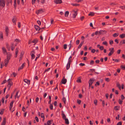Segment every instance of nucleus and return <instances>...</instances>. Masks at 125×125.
I'll return each instance as SVG.
<instances>
[{
	"instance_id": "48",
	"label": "nucleus",
	"mask_w": 125,
	"mask_h": 125,
	"mask_svg": "<svg viewBox=\"0 0 125 125\" xmlns=\"http://www.w3.org/2000/svg\"><path fill=\"white\" fill-rule=\"evenodd\" d=\"M47 124L48 125H50L51 124V121L50 120H48L47 121Z\"/></svg>"
},
{
	"instance_id": "57",
	"label": "nucleus",
	"mask_w": 125,
	"mask_h": 125,
	"mask_svg": "<svg viewBox=\"0 0 125 125\" xmlns=\"http://www.w3.org/2000/svg\"><path fill=\"white\" fill-rule=\"evenodd\" d=\"M110 44L111 45L113 44V40H111L110 41Z\"/></svg>"
},
{
	"instance_id": "29",
	"label": "nucleus",
	"mask_w": 125,
	"mask_h": 125,
	"mask_svg": "<svg viewBox=\"0 0 125 125\" xmlns=\"http://www.w3.org/2000/svg\"><path fill=\"white\" fill-rule=\"evenodd\" d=\"M65 123L67 124L68 125L69 124V120L67 118L65 119Z\"/></svg>"
},
{
	"instance_id": "12",
	"label": "nucleus",
	"mask_w": 125,
	"mask_h": 125,
	"mask_svg": "<svg viewBox=\"0 0 125 125\" xmlns=\"http://www.w3.org/2000/svg\"><path fill=\"white\" fill-rule=\"evenodd\" d=\"M14 102V101H12L10 103V110H11L12 109V107L13 104V103Z\"/></svg>"
},
{
	"instance_id": "17",
	"label": "nucleus",
	"mask_w": 125,
	"mask_h": 125,
	"mask_svg": "<svg viewBox=\"0 0 125 125\" xmlns=\"http://www.w3.org/2000/svg\"><path fill=\"white\" fill-rule=\"evenodd\" d=\"M72 77L73 76L71 74L67 76L68 80L69 81L71 80Z\"/></svg>"
},
{
	"instance_id": "14",
	"label": "nucleus",
	"mask_w": 125,
	"mask_h": 125,
	"mask_svg": "<svg viewBox=\"0 0 125 125\" xmlns=\"http://www.w3.org/2000/svg\"><path fill=\"white\" fill-rule=\"evenodd\" d=\"M9 60L7 59H5L4 61V63L5 65H4L5 67H6L7 66V65L8 63L9 62Z\"/></svg>"
},
{
	"instance_id": "22",
	"label": "nucleus",
	"mask_w": 125,
	"mask_h": 125,
	"mask_svg": "<svg viewBox=\"0 0 125 125\" xmlns=\"http://www.w3.org/2000/svg\"><path fill=\"white\" fill-rule=\"evenodd\" d=\"M11 56V55L10 54H7V58L6 59L9 60L10 59V57Z\"/></svg>"
},
{
	"instance_id": "52",
	"label": "nucleus",
	"mask_w": 125,
	"mask_h": 125,
	"mask_svg": "<svg viewBox=\"0 0 125 125\" xmlns=\"http://www.w3.org/2000/svg\"><path fill=\"white\" fill-rule=\"evenodd\" d=\"M50 69V68H49L48 69H46L44 72V73H45L46 72L48 71Z\"/></svg>"
},
{
	"instance_id": "19",
	"label": "nucleus",
	"mask_w": 125,
	"mask_h": 125,
	"mask_svg": "<svg viewBox=\"0 0 125 125\" xmlns=\"http://www.w3.org/2000/svg\"><path fill=\"white\" fill-rule=\"evenodd\" d=\"M25 63H23L21 66L18 69V71H19L21 69H22L23 68V67H24V64Z\"/></svg>"
},
{
	"instance_id": "54",
	"label": "nucleus",
	"mask_w": 125,
	"mask_h": 125,
	"mask_svg": "<svg viewBox=\"0 0 125 125\" xmlns=\"http://www.w3.org/2000/svg\"><path fill=\"white\" fill-rule=\"evenodd\" d=\"M67 45L66 44H64L63 45V48L65 49H66L67 48Z\"/></svg>"
},
{
	"instance_id": "20",
	"label": "nucleus",
	"mask_w": 125,
	"mask_h": 125,
	"mask_svg": "<svg viewBox=\"0 0 125 125\" xmlns=\"http://www.w3.org/2000/svg\"><path fill=\"white\" fill-rule=\"evenodd\" d=\"M6 45L7 48L9 51H10V48L8 43H6Z\"/></svg>"
},
{
	"instance_id": "6",
	"label": "nucleus",
	"mask_w": 125,
	"mask_h": 125,
	"mask_svg": "<svg viewBox=\"0 0 125 125\" xmlns=\"http://www.w3.org/2000/svg\"><path fill=\"white\" fill-rule=\"evenodd\" d=\"M5 32L7 36H8L9 35V29L7 26H6L5 27Z\"/></svg>"
},
{
	"instance_id": "8",
	"label": "nucleus",
	"mask_w": 125,
	"mask_h": 125,
	"mask_svg": "<svg viewBox=\"0 0 125 125\" xmlns=\"http://www.w3.org/2000/svg\"><path fill=\"white\" fill-rule=\"evenodd\" d=\"M35 53L34 51V50H33L31 52V53H32L31 55V59H33L35 57V56L34 55V53Z\"/></svg>"
},
{
	"instance_id": "35",
	"label": "nucleus",
	"mask_w": 125,
	"mask_h": 125,
	"mask_svg": "<svg viewBox=\"0 0 125 125\" xmlns=\"http://www.w3.org/2000/svg\"><path fill=\"white\" fill-rule=\"evenodd\" d=\"M14 7L15 9L16 8V0H14Z\"/></svg>"
},
{
	"instance_id": "7",
	"label": "nucleus",
	"mask_w": 125,
	"mask_h": 125,
	"mask_svg": "<svg viewBox=\"0 0 125 125\" xmlns=\"http://www.w3.org/2000/svg\"><path fill=\"white\" fill-rule=\"evenodd\" d=\"M54 1L56 4H60L62 3V0H54Z\"/></svg>"
},
{
	"instance_id": "34",
	"label": "nucleus",
	"mask_w": 125,
	"mask_h": 125,
	"mask_svg": "<svg viewBox=\"0 0 125 125\" xmlns=\"http://www.w3.org/2000/svg\"><path fill=\"white\" fill-rule=\"evenodd\" d=\"M1 111L0 112V114L1 115H3V112L4 110V109H1Z\"/></svg>"
},
{
	"instance_id": "13",
	"label": "nucleus",
	"mask_w": 125,
	"mask_h": 125,
	"mask_svg": "<svg viewBox=\"0 0 125 125\" xmlns=\"http://www.w3.org/2000/svg\"><path fill=\"white\" fill-rule=\"evenodd\" d=\"M34 27L36 30L37 31H39L41 29L40 27L37 25H35L34 26Z\"/></svg>"
},
{
	"instance_id": "21",
	"label": "nucleus",
	"mask_w": 125,
	"mask_h": 125,
	"mask_svg": "<svg viewBox=\"0 0 125 125\" xmlns=\"http://www.w3.org/2000/svg\"><path fill=\"white\" fill-rule=\"evenodd\" d=\"M119 37L121 39H123L125 37V34L123 33L120 35Z\"/></svg>"
},
{
	"instance_id": "27",
	"label": "nucleus",
	"mask_w": 125,
	"mask_h": 125,
	"mask_svg": "<svg viewBox=\"0 0 125 125\" xmlns=\"http://www.w3.org/2000/svg\"><path fill=\"white\" fill-rule=\"evenodd\" d=\"M62 112H63V113H62V118L63 119H65L66 118V117L65 115V114L64 113H63V111Z\"/></svg>"
},
{
	"instance_id": "58",
	"label": "nucleus",
	"mask_w": 125,
	"mask_h": 125,
	"mask_svg": "<svg viewBox=\"0 0 125 125\" xmlns=\"http://www.w3.org/2000/svg\"><path fill=\"white\" fill-rule=\"evenodd\" d=\"M121 99L122 100H124L125 99V97L122 94L121 96Z\"/></svg>"
},
{
	"instance_id": "31",
	"label": "nucleus",
	"mask_w": 125,
	"mask_h": 125,
	"mask_svg": "<svg viewBox=\"0 0 125 125\" xmlns=\"http://www.w3.org/2000/svg\"><path fill=\"white\" fill-rule=\"evenodd\" d=\"M0 37L1 39L2 40L3 39V33L2 32H0Z\"/></svg>"
},
{
	"instance_id": "33",
	"label": "nucleus",
	"mask_w": 125,
	"mask_h": 125,
	"mask_svg": "<svg viewBox=\"0 0 125 125\" xmlns=\"http://www.w3.org/2000/svg\"><path fill=\"white\" fill-rule=\"evenodd\" d=\"M12 21L13 23L15 22L16 21V18L15 17H14L12 19Z\"/></svg>"
},
{
	"instance_id": "44",
	"label": "nucleus",
	"mask_w": 125,
	"mask_h": 125,
	"mask_svg": "<svg viewBox=\"0 0 125 125\" xmlns=\"http://www.w3.org/2000/svg\"><path fill=\"white\" fill-rule=\"evenodd\" d=\"M97 100H95L94 101V103L95 105H97Z\"/></svg>"
},
{
	"instance_id": "11",
	"label": "nucleus",
	"mask_w": 125,
	"mask_h": 125,
	"mask_svg": "<svg viewBox=\"0 0 125 125\" xmlns=\"http://www.w3.org/2000/svg\"><path fill=\"white\" fill-rule=\"evenodd\" d=\"M64 77H63V78H64ZM67 82V80L66 79H62L61 81V82L62 83L64 84H65Z\"/></svg>"
},
{
	"instance_id": "15",
	"label": "nucleus",
	"mask_w": 125,
	"mask_h": 125,
	"mask_svg": "<svg viewBox=\"0 0 125 125\" xmlns=\"http://www.w3.org/2000/svg\"><path fill=\"white\" fill-rule=\"evenodd\" d=\"M120 108L119 106H115L114 107V109L115 111H117L119 110Z\"/></svg>"
},
{
	"instance_id": "18",
	"label": "nucleus",
	"mask_w": 125,
	"mask_h": 125,
	"mask_svg": "<svg viewBox=\"0 0 125 125\" xmlns=\"http://www.w3.org/2000/svg\"><path fill=\"white\" fill-rule=\"evenodd\" d=\"M24 82L28 84H30V81L29 80L27 79H24Z\"/></svg>"
},
{
	"instance_id": "46",
	"label": "nucleus",
	"mask_w": 125,
	"mask_h": 125,
	"mask_svg": "<svg viewBox=\"0 0 125 125\" xmlns=\"http://www.w3.org/2000/svg\"><path fill=\"white\" fill-rule=\"evenodd\" d=\"M41 116L42 118H45L44 115L43 113H42L41 114Z\"/></svg>"
},
{
	"instance_id": "16",
	"label": "nucleus",
	"mask_w": 125,
	"mask_h": 125,
	"mask_svg": "<svg viewBox=\"0 0 125 125\" xmlns=\"http://www.w3.org/2000/svg\"><path fill=\"white\" fill-rule=\"evenodd\" d=\"M94 80L93 79V78H91L90 79L89 81V83H90L92 85V84L94 81Z\"/></svg>"
},
{
	"instance_id": "28",
	"label": "nucleus",
	"mask_w": 125,
	"mask_h": 125,
	"mask_svg": "<svg viewBox=\"0 0 125 125\" xmlns=\"http://www.w3.org/2000/svg\"><path fill=\"white\" fill-rule=\"evenodd\" d=\"M95 13L93 12H90V13L88 14L89 16H93L94 15Z\"/></svg>"
},
{
	"instance_id": "61",
	"label": "nucleus",
	"mask_w": 125,
	"mask_h": 125,
	"mask_svg": "<svg viewBox=\"0 0 125 125\" xmlns=\"http://www.w3.org/2000/svg\"><path fill=\"white\" fill-rule=\"evenodd\" d=\"M18 26L19 28H20L21 27V23L20 22H18Z\"/></svg>"
},
{
	"instance_id": "60",
	"label": "nucleus",
	"mask_w": 125,
	"mask_h": 125,
	"mask_svg": "<svg viewBox=\"0 0 125 125\" xmlns=\"http://www.w3.org/2000/svg\"><path fill=\"white\" fill-rule=\"evenodd\" d=\"M99 48L101 50H102L104 49V47L103 46H101Z\"/></svg>"
},
{
	"instance_id": "49",
	"label": "nucleus",
	"mask_w": 125,
	"mask_h": 125,
	"mask_svg": "<svg viewBox=\"0 0 125 125\" xmlns=\"http://www.w3.org/2000/svg\"><path fill=\"white\" fill-rule=\"evenodd\" d=\"M50 107L51 110H52L53 109V106L52 104L50 105Z\"/></svg>"
},
{
	"instance_id": "4",
	"label": "nucleus",
	"mask_w": 125,
	"mask_h": 125,
	"mask_svg": "<svg viewBox=\"0 0 125 125\" xmlns=\"http://www.w3.org/2000/svg\"><path fill=\"white\" fill-rule=\"evenodd\" d=\"M5 2L4 0H0V6L4 7Z\"/></svg>"
},
{
	"instance_id": "10",
	"label": "nucleus",
	"mask_w": 125,
	"mask_h": 125,
	"mask_svg": "<svg viewBox=\"0 0 125 125\" xmlns=\"http://www.w3.org/2000/svg\"><path fill=\"white\" fill-rule=\"evenodd\" d=\"M6 118H3V120L1 123V125H5L6 124Z\"/></svg>"
},
{
	"instance_id": "32",
	"label": "nucleus",
	"mask_w": 125,
	"mask_h": 125,
	"mask_svg": "<svg viewBox=\"0 0 125 125\" xmlns=\"http://www.w3.org/2000/svg\"><path fill=\"white\" fill-rule=\"evenodd\" d=\"M65 97H66L67 99H69V95L68 94V93H67V92H66L65 93Z\"/></svg>"
},
{
	"instance_id": "51",
	"label": "nucleus",
	"mask_w": 125,
	"mask_h": 125,
	"mask_svg": "<svg viewBox=\"0 0 125 125\" xmlns=\"http://www.w3.org/2000/svg\"><path fill=\"white\" fill-rule=\"evenodd\" d=\"M94 61L93 60H92L90 61V64L91 65H93L94 64Z\"/></svg>"
},
{
	"instance_id": "38",
	"label": "nucleus",
	"mask_w": 125,
	"mask_h": 125,
	"mask_svg": "<svg viewBox=\"0 0 125 125\" xmlns=\"http://www.w3.org/2000/svg\"><path fill=\"white\" fill-rule=\"evenodd\" d=\"M38 13H37V14H38L39 13H42V12H43V11L42 10V9H40L38 10Z\"/></svg>"
},
{
	"instance_id": "59",
	"label": "nucleus",
	"mask_w": 125,
	"mask_h": 125,
	"mask_svg": "<svg viewBox=\"0 0 125 125\" xmlns=\"http://www.w3.org/2000/svg\"><path fill=\"white\" fill-rule=\"evenodd\" d=\"M105 81L107 82H109L110 81V79L108 78H105Z\"/></svg>"
},
{
	"instance_id": "2",
	"label": "nucleus",
	"mask_w": 125,
	"mask_h": 125,
	"mask_svg": "<svg viewBox=\"0 0 125 125\" xmlns=\"http://www.w3.org/2000/svg\"><path fill=\"white\" fill-rule=\"evenodd\" d=\"M72 57L71 56L69 58L68 62L66 65V68L67 70H68L70 66V64L72 61Z\"/></svg>"
},
{
	"instance_id": "40",
	"label": "nucleus",
	"mask_w": 125,
	"mask_h": 125,
	"mask_svg": "<svg viewBox=\"0 0 125 125\" xmlns=\"http://www.w3.org/2000/svg\"><path fill=\"white\" fill-rule=\"evenodd\" d=\"M19 92V91H18L16 93V94L15 95V98L16 97H17L18 98H19V96H18V94Z\"/></svg>"
},
{
	"instance_id": "24",
	"label": "nucleus",
	"mask_w": 125,
	"mask_h": 125,
	"mask_svg": "<svg viewBox=\"0 0 125 125\" xmlns=\"http://www.w3.org/2000/svg\"><path fill=\"white\" fill-rule=\"evenodd\" d=\"M84 42V41H83L79 45L78 47V49H79L80 48H81L82 46V45L83 44V43Z\"/></svg>"
},
{
	"instance_id": "45",
	"label": "nucleus",
	"mask_w": 125,
	"mask_h": 125,
	"mask_svg": "<svg viewBox=\"0 0 125 125\" xmlns=\"http://www.w3.org/2000/svg\"><path fill=\"white\" fill-rule=\"evenodd\" d=\"M102 44H103L105 45L106 46H107V43L106 41H105L103 42Z\"/></svg>"
},
{
	"instance_id": "9",
	"label": "nucleus",
	"mask_w": 125,
	"mask_h": 125,
	"mask_svg": "<svg viewBox=\"0 0 125 125\" xmlns=\"http://www.w3.org/2000/svg\"><path fill=\"white\" fill-rule=\"evenodd\" d=\"M73 12H74L73 14V18H75L76 16L77 15V11H74V10H73Z\"/></svg>"
},
{
	"instance_id": "26",
	"label": "nucleus",
	"mask_w": 125,
	"mask_h": 125,
	"mask_svg": "<svg viewBox=\"0 0 125 125\" xmlns=\"http://www.w3.org/2000/svg\"><path fill=\"white\" fill-rule=\"evenodd\" d=\"M38 42V40L36 39H34V40H33L32 41V42L34 43V45H35V44Z\"/></svg>"
},
{
	"instance_id": "64",
	"label": "nucleus",
	"mask_w": 125,
	"mask_h": 125,
	"mask_svg": "<svg viewBox=\"0 0 125 125\" xmlns=\"http://www.w3.org/2000/svg\"><path fill=\"white\" fill-rule=\"evenodd\" d=\"M121 67L122 69H123V70L125 69V66H124L122 65L121 66Z\"/></svg>"
},
{
	"instance_id": "39",
	"label": "nucleus",
	"mask_w": 125,
	"mask_h": 125,
	"mask_svg": "<svg viewBox=\"0 0 125 125\" xmlns=\"http://www.w3.org/2000/svg\"><path fill=\"white\" fill-rule=\"evenodd\" d=\"M90 70L91 71H94L95 73H96V74H99V73H98V72H95V70L94 69H91Z\"/></svg>"
},
{
	"instance_id": "63",
	"label": "nucleus",
	"mask_w": 125,
	"mask_h": 125,
	"mask_svg": "<svg viewBox=\"0 0 125 125\" xmlns=\"http://www.w3.org/2000/svg\"><path fill=\"white\" fill-rule=\"evenodd\" d=\"M39 25H40L41 24V22L40 21H37Z\"/></svg>"
},
{
	"instance_id": "47",
	"label": "nucleus",
	"mask_w": 125,
	"mask_h": 125,
	"mask_svg": "<svg viewBox=\"0 0 125 125\" xmlns=\"http://www.w3.org/2000/svg\"><path fill=\"white\" fill-rule=\"evenodd\" d=\"M41 3L42 4H44L45 2V0H41Z\"/></svg>"
},
{
	"instance_id": "56",
	"label": "nucleus",
	"mask_w": 125,
	"mask_h": 125,
	"mask_svg": "<svg viewBox=\"0 0 125 125\" xmlns=\"http://www.w3.org/2000/svg\"><path fill=\"white\" fill-rule=\"evenodd\" d=\"M68 47H69V50H70L72 46V44H70L68 46Z\"/></svg>"
},
{
	"instance_id": "42",
	"label": "nucleus",
	"mask_w": 125,
	"mask_h": 125,
	"mask_svg": "<svg viewBox=\"0 0 125 125\" xmlns=\"http://www.w3.org/2000/svg\"><path fill=\"white\" fill-rule=\"evenodd\" d=\"M62 100L64 104H65L66 101L65 98L64 97H63L62 98Z\"/></svg>"
},
{
	"instance_id": "37",
	"label": "nucleus",
	"mask_w": 125,
	"mask_h": 125,
	"mask_svg": "<svg viewBox=\"0 0 125 125\" xmlns=\"http://www.w3.org/2000/svg\"><path fill=\"white\" fill-rule=\"evenodd\" d=\"M97 69V71L98 72H100L101 71V70H102L103 69L101 68H98Z\"/></svg>"
},
{
	"instance_id": "41",
	"label": "nucleus",
	"mask_w": 125,
	"mask_h": 125,
	"mask_svg": "<svg viewBox=\"0 0 125 125\" xmlns=\"http://www.w3.org/2000/svg\"><path fill=\"white\" fill-rule=\"evenodd\" d=\"M76 82L79 83H81V81L80 79L79 78H78L76 80Z\"/></svg>"
},
{
	"instance_id": "50",
	"label": "nucleus",
	"mask_w": 125,
	"mask_h": 125,
	"mask_svg": "<svg viewBox=\"0 0 125 125\" xmlns=\"http://www.w3.org/2000/svg\"><path fill=\"white\" fill-rule=\"evenodd\" d=\"M118 102L119 104H122V102H123V101L121 100L120 99H119L118 100Z\"/></svg>"
},
{
	"instance_id": "25",
	"label": "nucleus",
	"mask_w": 125,
	"mask_h": 125,
	"mask_svg": "<svg viewBox=\"0 0 125 125\" xmlns=\"http://www.w3.org/2000/svg\"><path fill=\"white\" fill-rule=\"evenodd\" d=\"M119 34L118 33H115L113 35V36L114 37H116L119 35Z\"/></svg>"
},
{
	"instance_id": "5",
	"label": "nucleus",
	"mask_w": 125,
	"mask_h": 125,
	"mask_svg": "<svg viewBox=\"0 0 125 125\" xmlns=\"http://www.w3.org/2000/svg\"><path fill=\"white\" fill-rule=\"evenodd\" d=\"M8 84L7 85V86H11L12 85L13 83L11 80V79H9L8 80Z\"/></svg>"
},
{
	"instance_id": "1",
	"label": "nucleus",
	"mask_w": 125,
	"mask_h": 125,
	"mask_svg": "<svg viewBox=\"0 0 125 125\" xmlns=\"http://www.w3.org/2000/svg\"><path fill=\"white\" fill-rule=\"evenodd\" d=\"M107 31L105 30H100L99 31H97L95 33V35H100L101 34L103 35L104 34H106Z\"/></svg>"
},
{
	"instance_id": "62",
	"label": "nucleus",
	"mask_w": 125,
	"mask_h": 125,
	"mask_svg": "<svg viewBox=\"0 0 125 125\" xmlns=\"http://www.w3.org/2000/svg\"><path fill=\"white\" fill-rule=\"evenodd\" d=\"M122 122H118L117 124V125H122Z\"/></svg>"
},
{
	"instance_id": "53",
	"label": "nucleus",
	"mask_w": 125,
	"mask_h": 125,
	"mask_svg": "<svg viewBox=\"0 0 125 125\" xmlns=\"http://www.w3.org/2000/svg\"><path fill=\"white\" fill-rule=\"evenodd\" d=\"M80 41L79 40H77L76 41V45H78L79 44V43Z\"/></svg>"
},
{
	"instance_id": "43",
	"label": "nucleus",
	"mask_w": 125,
	"mask_h": 125,
	"mask_svg": "<svg viewBox=\"0 0 125 125\" xmlns=\"http://www.w3.org/2000/svg\"><path fill=\"white\" fill-rule=\"evenodd\" d=\"M73 6H79L80 5L78 4H73L72 3L71 4Z\"/></svg>"
},
{
	"instance_id": "3",
	"label": "nucleus",
	"mask_w": 125,
	"mask_h": 125,
	"mask_svg": "<svg viewBox=\"0 0 125 125\" xmlns=\"http://www.w3.org/2000/svg\"><path fill=\"white\" fill-rule=\"evenodd\" d=\"M109 51H110V52L109 53L108 55L109 56H110L113 54L115 52V50L114 48H110L109 49Z\"/></svg>"
},
{
	"instance_id": "55",
	"label": "nucleus",
	"mask_w": 125,
	"mask_h": 125,
	"mask_svg": "<svg viewBox=\"0 0 125 125\" xmlns=\"http://www.w3.org/2000/svg\"><path fill=\"white\" fill-rule=\"evenodd\" d=\"M77 103L79 104H80L81 102V101L80 100L77 99Z\"/></svg>"
},
{
	"instance_id": "23",
	"label": "nucleus",
	"mask_w": 125,
	"mask_h": 125,
	"mask_svg": "<svg viewBox=\"0 0 125 125\" xmlns=\"http://www.w3.org/2000/svg\"><path fill=\"white\" fill-rule=\"evenodd\" d=\"M2 49L3 50V53H7V52L6 49L4 47H3Z\"/></svg>"
},
{
	"instance_id": "36",
	"label": "nucleus",
	"mask_w": 125,
	"mask_h": 125,
	"mask_svg": "<svg viewBox=\"0 0 125 125\" xmlns=\"http://www.w3.org/2000/svg\"><path fill=\"white\" fill-rule=\"evenodd\" d=\"M16 52H15V55H16L15 57H17V54L18 52V49L17 48L16 49Z\"/></svg>"
},
{
	"instance_id": "30",
	"label": "nucleus",
	"mask_w": 125,
	"mask_h": 125,
	"mask_svg": "<svg viewBox=\"0 0 125 125\" xmlns=\"http://www.w3.org/2000/svg\"><path fill=\"white\" fill-rule=\"evenodd\" d=\"M69 14V12L68 11H66L64 14V16L65 17H67L68 15Z\"/></svg>"
}]
</instances>
